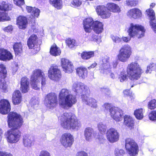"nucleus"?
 <instances>
[{
  "label": "nucleus",
  "instance_id": "nucleus-29",
  "mask_svg": "<svg viewBox=\"0 0 156 156\" xmlns=\"http://www.w3.org/2000/svg\"><path fill=\"white\" fill-rule=\"evenodd\" d=\"M13 8L12 5L7 2L2 1L0 2V10L5 12L12 10Z\"/></svg>",
  "mask_w": 156,
  "mask_h": 156
},
{
  "label": "nucleus",
  "instance_id": "nucleus-61",
  "mask_svg": "<svg viewBox=\"0 0 156 156\" xmlns=\"http://www.w3.org/2000/svg\"><path fill=\"white\" fill-rule=\"evenodd\" d=\"M110 76L111 77L112 79H114L115 78V74L113 73H111Z\"/></svg>",
  "mask_w": 156,
  "mask_h": 156
},
{
  "label": "nucleus",
  "instance_id": "nucleus-9",
  "mask_svg": "<svg viewBox=\"0 0 156 156\" xmlns=\"http://www.w3.org/2000/svg\"><path fill=\"white\" fill-rule=\"evenodd\" d=\"M40 78L41 80L42 86H44L46 84V78L44 73L40 69L34 70L30 77V85L32 88L36 90L39 89Z\"/></svg>",
  "mask_w": 156,
  "mask_h": 156
},
{
  "label": "nucleus",
  "instance_id": "nucleus-59",
  "mask_svg": "<svg viewBox=\"0 0 156 156\" xmlns=\"http://www.w3.org/2000/svg\"><path fill=\"white\" fill-rule=\"evenodd\" d=\"M3 133V131L2 130L0 129V142L2 138V135Z\"/></svg>",
  "mask_w": 156,
  "mask_h": 156
},
{
  "label": "nucleus",
  "instance_id": "nucleus-52",
  "mask_svg": "<svg viewBox=\"0 0 156 156\" xmlns=\"http://www.w3.org/2000/svg\"><path fill=\"white\" fill-rule=\"evenodd\" d=\"M39 156H51L50 153L46 151H41Z\"/></svg>",
  "mask_w": 156,
  "mask_h": 156
},
{
  "label": "nucleus",
  "instance_id": "nucleus-14",
  "mask_svg": "<svg viewBox=\"0 0 156 156\" xmlns=\"http://www.w3.org/2000/svg\"><path fill=\"white\" fill-rule=\"evenodd\" d=\"M60 141L61 144L65 148L71 147L74 143V139L70 133H65L62 135Z\"/></svg>",
  "mask_w": 156,
  "mask_h": 156
},
{
  "label": "nucleus",
  "instance_id": "nucleus-33",
  "mask_svg": "<svg viewBox=\"0 0 156 156\" xmlns=\"http://www.w3.org/2000/svg\"><path fill=\"white\" fill-rule=\"evenodd\" d=\"M5 78L0 77V89L4 93L8 91V85L5 80Z\"/></svg>",
  "mask_w": 156,
  "mask_h": 156
},
{
  "label": "nucleus",
  "instance_id": "nucleus-21",
  "mask_svg": "<svg viewBox=\"0 0 156 156\" xmlns=\"http://www.w3.org/2000/svg\"><path fill=\"white\" fill-rule=\"evenodd\" d=\"M16 23L19 29L24 30L28 24L27 18L23 16H19L16 18Z\"/></svg>",
  "mask_w": 156,
  "mask_h": 156
},
{
  "label": "nucleus",
  "instance_id": "nucleus-4",
  "mask_svg": "<svg viewBox=\"0 0 156 156\" xmlns=\"http://www.w3.org/2000/svg\"><path fill=\"white\" fill-rule=\"evenodd\" d=\"M61 125L66 129L77 130L81 126L80 122L74 114L65 112L60 117Z\"/></svg>",
  "mask_w": 156,
  "mask_h": 156
},
{
  "label": "nucleus",
  "instance_id": "nucleus-25",
  "mask_svg": "<svg viewBox=\"0 0 156 156\" xmlns=\"http://www.w3.org/2000/svg\"><path fill=\"white\" fill-rule=\"evenodd\" d=\"M12 48L16 56H21L23 54V45L21 42L14 43L13 44Z\"/></svg>",
  "mask_w": 156,
  "mask_h": 156
},
{
  "label": "nucleus",
  "instance_id": "nucleus-46",
  "mask_svg": "<svg viewBox=\"0 0 156 156\" xmlns=\"http://www.w3.org/2000/svg\"><path fill=\"white\" fill-rule=\"evenodd\" d=\"M82 2L80 0H73L71 4L74 7H77L80 6L82 4Z\"/></svg>",
  "mask_w": 156,
  "mask_h": 156
},
{
  "label": "nucleus",
  "instance_id": "nucleus-13",
  "mask_svg": "<svg viewBox=\"0 0 156 156\" xmlns=\"http://www.w3.org/2000/svg\"><path fill=\"white\" fill-rule=\"evenodd\" d=\"M38 40L37 36L35 34L31 35L27 39V45L29 49H32L31 51L33 54L37 53L40 50L38 44Z\"/></svg>",
  "mask_w": 156,
  "mask_h": 156
},
{
  "label": "nucleus",
  "instance_id": "nucleus-2",
  "mask_svg": "<svg viewBox=\"0 0 156 156\" xmlns=\"http://www.w3.org/2000/svg\"><path fill=\"white\" fill-rule=\"evenodd\" d=\"M127 74L125 71L120 72L119 79L121 82H122L127 79V76L132 81H135L139 79L143 71L138 63L132 62L129 64L126 69Z\"/></svg>",
  "mask_w": 156,
  "mask_h": 156
},
{
  "label": "nucleus",
  "instance_id": "nucleus-60",
  "mask_svg": "<svg viewBox=\"0 0 156 156\" xmlns=\"http://www.w3.org/2000/svg\"><path fill=\"white\" fill-rule=\"evenodd\" d=\"M155 4L154 3H151L150 5V7L151 8H152L155 6Z\"/></svg>",
  "mask_w": 156,
  "mask_h": 156
},
{
  "label": "nucleus",
  "instance_id": "nucleus-23",
  "mask_svg": "<svg viewBox=\"0 0 156 156\" xmlns=\"http://www.w3.org/2000/svg\"><path fill=\"white\" fill-rule=\"evenodd\" d=\"M22 101V94L19 90H15L12 95V101L14 105L20 104Z\"/></svg>",
  "mask_w": 156,
  "mask_h": 156
},
{
  "label": "nucleus",
  "instance_id": "nucleus-15",
  "mask_svg": "<svg viewBox=\"0 0 156 156\" xmlns=\"http://www.w3.org/2000/svg\"><path fill=\"white\" fill-rule=\"evenodd\" d=\"M48 76L51 79L56 81L61 79V72L57 66L53 65L50 67L48 71Z\"/></svg>",
  "mask_w": 156,
  "mask_h": 156
},
{
  "label": "nucleus",
  "instance_id": "nucleus-19",
  "mask_svg": "<svg viewBox=\"0 0 156 156\" xmlns=\"http://www.w3.org/2000/svg\"><path fill=\"white\" fill-rule=\"evenodd\" d=\"M61 65L63 70L66 73H70L73 71V66L69 60L62 58L61 59Z\"/></svg>",
  "mask_w": 156,
  "mask_h": 156
},
{
  "label": "nucleus",
  "instance_id": "nucleus-45",
  "mask_svg": "<svg viewBox=\"0 0 156 156\" xmlns=\"http://www.w3.org/2000/svg\"><path fill=\"white\" fill-rule=\"evenodd\" d=\"M126 5L129 6H135L137 4L136 1L135 0H126Z\"/></svg>",
  "mask_w": 156,
  "mask_h": 156
},
{
  "label": "nucleus",
  "instance_id": "nucleus-54",
  "mask_svg": "<svg viewBox=\"0 0 156 156\" xmlns=\"http://www.w3.org/2000/svg\"><path fill=\"white\" fill-rule=\"evenodd\" d=\"M154 66V64H151L148 66L147 67V69L146 71V73H148L150 71H152L153 70V67Z\"/></svg>",
  "mask_w": 156,
  "mask_h": 156
},
{
  "label": "nucleus",
  "instance_id": "nucleus-39",
  "mask_svg": "<svg viewBox=\"0 0 156 156\" xmlns=\"http://www.w3.org/2000/svg\"><path fill=\"white\" fill-rule=\"evenodd\" d=\"M11 18L8 13L0 11V22L9 21Z\"/></svg>",
  "mask_w": 156,
  "mask_h": 156
},
{
  "label": "nucleus",
  "instance_id": "nucleus-34",
  "mask_svg": "<svg viewBox=\"0 0 156 156\" xmlns=\"http://www.w3.org/2000/svg\"><path fill=\"white\" fill-rule=\"evenodd\" d=\"M65 43L66 45L69 48H71L77 45L76 41L75 39L70 38H67L65 40Z\"/></svg>",
  "mask_w": 156,
  "mask_h": 156
},
{
  "label": "nucleus",
  "instance_id": "nucleus-27",
  "mask_svg": "<svg viewBox=\"0 0 156 156\" xmlns=\"http://www.w3.org/2000/svg\"><path fill=\"white\" fill-rule=\"evenodd\" d=\"M76 72L80 78L84 79L87 77V68L83 66H80L76 69Z\"/></svg>",
  "mask_w": 156,
  "mask_h": 156
},
{
  "label": "nucleus",
  "instance_id": "nucleus-38",
  "mask_svg": "<svg viewBox=\"0 0 156 156\" xmlns=\"http://www.w3.org/2000/svg\"><path fill=\"white\" fill-rule=\"evenodd\" d=\"M7 71L6 68L3 64H0V77L6 78Z\"/></svg>",
  "mask_w": 156,
  "mask_h": 156
},
{
  "label": "nucleus",
  "instance_id": "nucleus-12",
  "mask_svg": "<svg viewBox=\"0 0 156 156\" xmlns=\"http://www.w3.org/2000/svg\"><path fill=\"white\" fill-rule=\"evenodd\" d=\"M132 53L130 46L128 44L125 45L119 50V54L117 56L118 60L122 62H126L130 58Z\"/></svg>",
  "mask_w": 156,
  "mask_h": 156
},
{
  "label": "nucleus",
  "instance_id": "nucleus-10",
  "mask_svg": "<svg viewBox=\"0 0 156 156\" xmlns=\"http://www.w3.org/2000/svg\"><path fill=\"white\" fill-rule=\"evenodd\" d=\"M125 146L126 152L129 156H137L138 154L139 147L133 138L130 137L126 138Z\"/></svg>",
  "mask_w": 156,
  "mask_h": 156
},
{
  "label": "nucleus",
  "instance_id": "nucleus-35",
  "mask_svg": "<svg viewBox=\"0 0 156 156\" xmlns=\"http://www.w3.org/2000/svg\"><path fill=\"white\" fill-rule=\"evenodd\" d=\"M50 3L58 9H60L62 6V0H49Z\"/></svg>",
  "mask_w": 156,
  "mask_h": 156
},
{
  "label": "nucleus",
  "instance_id": "nucleus-6",
  "mask_svg": "<svg viewBox=\"0 0 156 156\" xmlns=\"http://www.w3.org/2000/svg\"><path fill=\"white\" fill-rule=\"evenodd\" d=\"M58 103L60 106L64 109L71 107L77 102L75 95L70 94L66 89H62L58 95Z\"/></svg>",
  "mask_w": 156,
  "mask_h": 156
},
{
  "label": "nucleus",
  "instance_id": "nucleus-24",
  "mask_svg": "<svg viewBox=\"0 0 156 156\" xmlns=\"http://www.w3.org/2000/svg\"><path fill=\"white\" fill-rule=\"evenodd\" d=\"M124 124L130 130L133 129L134 126V122L133 118L128 115H125L124 116Z\"/></svg>",
  "mask_w": 156,
  "mask_h": 156
},
{
  "label": "nucleus",
  "instance_id": "nucleus-7",
  "mask_svg": "<svg viewBox=\"0 0 156 156\" xmlns=\"http://www.w3.org/2000/svg\"><path fill=\"white\" fill-rule=\"evenodd\" d=\"M145 30L141 25H134L131 23L128 30L127 32L129 37L122 36L121 38L125 42L127 43L131 40V38H140L144 36Z\"/></svg>",
  "mask_w": 156,
  "mask_h": 156
},
{
  "label": "nucleus",
  "instance_id": "nucleus-1",
  "mask_svg": "<svg viewBox=\"0 0 156 156\" xmlns=\"http://www.w3.org/2000/svg\"><path fill=\"white\" fill-rule=\"evenodd\" d=\"M11 110V105L8 100L3 99L0 100V113L3 115L8 114V125L11 128L4 133L5 137L8 142L15 144L21 137V132L18 129L22 126L23 120L20 114L14 111L10 112Z\"/></svg>",
  "mask_w": 156,
  "mask_h": 156
},
{
  "label": "nucleus",
  "instance_id": "nucleus-31",
  "mask_svg": "<svg viewBox=\"0 0 156 156\" xmlns=\"http://www.w3.org/2000/svg\"><path fill=\"white\" fill-rule=\"evenodd\" d=\"M34 141V138L31 136L26 135L23 137V143L26 147H30Z\"/></svg>",
  "mask_w": 156,
  "mask_h": 156
},
{
  "label": "nucleus",
  "instance_id": "nucleus-26",
  "mask_svg": "<svg viewBox=\"0 0 156 156\" xmlns=\"http://www.w3.org/2000/svg\"><path fill=\"white\" fill-rule=\"evenodd\" d=\"M26 9L28 13L31 14L34 18H38L40 13V10L37 8L31 6H26Z\"/></svg>",
  "mask_w": 156,
  "mask_h": 156
},
{
  "label": "nucleus",
  "instance_id": "nucleus-58",
  "mask_svg": "<svg viewBox=\"0 0 156 156\" xmlns=\"http://www.w3.org/2000/svg\"><path fill=\"white\" fill-rule=\"evenodd\" d=\"M118 63L117 62H113L112 63V66L114 68H116L117 67Z\"/></svg>",
  "mask_w": 156,
  "mask_h": 156
},
{
  "label": "nucleus",
  "instance_id": "nucleus-49",
  "mask_svg": "<svg viewBox=\"0 0 156 156\" xmlns=\"http://www.w3.org/2000/svg\"><path fill=\"white\" fill-rule=\"evenodd\" d=\"M103 107L106 110H109V113H110L111 109L113 108H115V107L112 106L110 103H106L103 105Z\"/></svg>",
  "mask_w": 156,
  "mask_h": 156
},
{
  "label": "nucleus",
  "instance_id": "nucleus-55",
  "mask_svg": "<svg viewBox=\"0 0 156 156\" xmlns=\"http://www.w3.org/2000/svg\"><path fill=\"white\" fill-rule=\"evenodd\" d=\"M13 28L12 26H9L5 28V30L7 32H10L12 30Z\"/></svg>",
  "mask_w": 156,
  "mask_h": 156
},
{
  "label": "nucleus",
  "instance_id": "nucleus-48",
  "mask_svg": "<svg viewBox=\"0 0 156 156\" xmlns=\"http://www.w3.org/2000/svg\"><path fill=\"white\" fill-rule=\"evenodd\" d=\"M101 92L104 94L105 96H109L110 95V90L107 88H101L100 89Z\"/></svg>",
  "mask_w": 156,
  "mask_h": 156
},
{
  "label": "nucleus",
  "instance_id": "nucleus-22",
  "mask_svg": "<svg viewBox=\"0 0 156 156\" xmlns=\"http://www.w3.org/2000/svg\"><path fill=\"white\" fill-rule=\"evenodd\" d=\"M29 90V82L28 79L26 76L22 77L20 80V90L23 93H26Z\"/></svg>",
  "mask_w": 156,
  "mask_h": 156
},
{
  "label": "nucleus",
  "instance_id": "nucleus-36",
  "mask_svg": "<svg viewBox=\"0 0 156 156\" xmlns=\"http://www.w3.org/2000/svg\"><path fill=\"white\" fill-rule=\"evenodd\" d=\"M144 112L142 108L136 109L134 111V114L136 118L138 119H141L143 118Z\"/></svg>",
  "mask_w": 156,
  "mask_h": 156
},
{
  "label": "nucleus",
  "instance_id": "nucleus-3",
  "mask_svg": "<svg viewBox=\"0 0 156 156\" xmlns=\"http://www.w3.org/2000/svg\"><path fill=\"white\" fill-rule=\"evenodd\" d=\"M73 89L76 93H81V98L85 104L93 108L97 106V101L93 98H90V91L89 88L81 83H75L73 86Z\"/></svg>",
  "mask_w": 156,
  "mask_h": 156
},
{
  "label": "nucleus",
  "instance_id": "nucleus-20",
  "mask_svg": "<svg viewBox=\"0 0 156 156\" xmlns=\"http://www.w3.org/2000/svg\"><path fill=\"white\" fill-rule=\"evenodd\" d=\"M126 15L130 19H136L141 17L142 12L139 9L134 8L129 10Z\"/></svg>",
  "mask_w": 156,
  "mask_h": 156
},
{
  "label": "nucleus",
  "instance_id": "nucleus-51",
  "mask_svg": "<svg viewBox=\"0 0 156 156\" xmlns=\"http://www.w3.org/2000/svg\"><path fill=\"white\" fill-rule=\"evenodd\" d=\"M13 2L16 5L19 6L23 5L25 3L24 0H13Z\"/></svg>",
  "mask_w": 156,
  "mask_h": 156
},
{
  "label": "nucleus",
  "instance_id": "nucleus-56",
  "mask_svg": "<svg viewBox=\"0 0 156 156\" xmlns=\"http://www.w3.org/2000/svg\"><path fill=\"white\" fill-rule=\"evenodd\" d=\"M92 38L91 39V41H94L96 40V35L93 34L92 36Z\"/></svg>",
  "mask_w": 156,
  "mask_h": 156
},
{
  "label": "nucleus",
  "instance_id": "nucleus-62",
  "mask_svg": "<svg viewBox=\"0 0 156 156\" xmlns=\"http://www.w3.org/2000/svg\"><path fill=\"white\" fill-rule=\"evenodd\" d=\"M122 151V150H120L119 151V152L120 153L121 151Z\"/></svg>",
  "mask_w": 156,
  "mask_h": 156
},
{
  "label": "nucleus",
  "instance_id": "nucleus-41",
  "mask_svg": "<svg viewBox=\"0 0 156 156\" xmlns=\"http://www.w3.org/2000/svg\"><path fill=\"white\" fill-rule=\"evenodd\" d=\"M148 108L151 110L154 109L156 108V100L153 99L151 100L148 103Z\"/></svg>",
  "mask_w": 156,
  "mask_h": 156
},
{
  "label": "nucleus",
  "instance_id": "nucleus-5",
  "mask_svg": "<svg viewBox=\"0 0 156 156\" xmlns=\"http://www.w3.org/2000/svg\"><path fill=\"white\" fill-rule=\"evenodd\" d=\"M95 10L97 15L103 19L109 18L111 14V12L119 13L121 12L120 8L118 5L113 2H108L106 6L98 5Z\"/></svg>",
  "mask_w": 156,
  "mask_h": 156
},
{
  "label": "nucleus",
  "instance_id": "nucleus-18",
  "mask_svg": "<svg viewBox=\"0 0 156 156\" xmlns=\"http://www.w3.org/2000/svg\"><path fill=\"white\" fill-rule=\"evenodd\" d=\"M12 54L8 49L3 48H0V60L6 61L13 59Z\"/></svg>",
  "mask_w": 156,
  "mask_h": 156
},
{
  "label": "nucleus",
  "instance_id": "nucleus-30",
  "mask_svg": "<svg viewBox=\"0 0 156 156\" xmlns=\"http://www.w3.org/2000/svg\"><path fill=\"white\" fill-rule=\"evenodd\" d=\"M49 52L52 55L56 56L60 54L61 51L55 44H54L50 48Z\"/></svg>",
  "mask_w": 156,
  "mask_h": 156
},
{
  "label": "nucleus",
  "instance_id": "nucleus-32",
  "mask_svg": "<svg viewBox=\"0 0 156 156\" xmlns=\"http://www.w3.org/2000/svg\"><path fill=\"white\" fill-rule=\"evenodd\" d=\"M94 56V51H84L81 54L82 58L84 60H88Z\"/></svg>",
  "mask_w": 156,
  "mask_h": 156
},
{
  "label": "nucleus",
  "instance_id": "nucleus-28",
  "mask_svg": "<svg viewBox=\"0 0 156 156\" xmlns=\"http://www.w3.org/2000/svg\"><path fill=\"white\" fill-rule=\"evenodd\" d=\"M94 133L93 129L90 127L85 128L84 131V136L87 141H90L94 136Z\"/></svg>",
  "mask_w": 156,
  "mask_h": 156
},
{
  "label": "nucleus",
  "instance_id": "nucleus-37",
  "mask_svg": "<svg viewBox=\"0 0 156 156\" xmlns=\"http://www.w3.org/2000/svg\"><path fill=\"white\" fill-rule=\"evenodd\" d=\"M123 93L125 97L129 98L127 99L128 101H132L134 99V94L130 91V89H125L123 90Z\"/></svg>",
  "mask_w": 156,
  "mask_h": 156
},
{
  "label": "nucleus",
  "instance_id": "nucleus-53",
  "mask_svg": "<svg viewBox=\"0 0 156 156\" xmlns=\"http://www.w3.org/2000/svg\"><path fill=\"white\" fill-rule=\"evenodd\" d=\"M76 156H88L87 153L84 151H80L77 152Z\"/></svg>",
  "mask_w": 156,
  "mask_h": 156
},
{
  "label": "nucleus",
  "instance_id": "nucleus-16",
  "mask_svg": "<svg viewBox=\"0 0 156 156\" xmlns=\"http://www.w3.org/2000/svg\"><path fill=\"white\" fill-rule=\"evenodd\" d=\"M119 133L115 128H111L106 132V137L107 140L111 143L118 141L119 140Z\"/></svg>",
  "mask_w": 156,
  "mask_h": 156
},
{
  "label": "nucleus",
  "instance_id": "nucleus-42",
  "mask_svg": "<svg viewBox=\"0 0 156 156\" xmlns=\"http://www.w3.org/2000/svg\"><path fill=\"white\" fill-rule=\"evenodd\" d=\"M146 12L147 16L149 18L150 20L151 19L155 18V13L152 9L151 8L147 9L146 10Z\"/></svg>",
  "mask_w": 156,
  "mask_h": 156
},
{
  "label": "nucleus",
  "instance_id": "nucleus-63",
  "mask_svg": "<svg viewBox=\"0 0 156 156\" xmlns=\"http://www.w3.org/2000/svg\"><path fill=\"white\" fill-rule=\"evenodd\" d=\"M117 154V152H116V153L115 154V155H116V156H118V154Z\"/></svg>",
  "mask_w": 156,
  "mask_h": 156
},
{
  "label": "nucleus",
  "instance_id": "nucleus-57",
  "mask_svg": "<svg viewBox=\"0 0 156 156\" xmlns=\"http://www.w3.org/2000/svg\"><path fill=\"white\" fill-rule=\"evenodd\" d=\"M97 65V63L96 62H94V63H92L90 66V68H94Z\"/></svg>",
  "mask_w": 156,
  "mask_h": 156
},
{
  "label": "nucleus",
  "instance_id": "nucleus-50",
  "mask_svg": "<svg viewBox=\"0 0 156 156\" xmlns=\"http://www.w3.org/2000/svg\"><path fill=\"white\" fill-rule=\"evenodd\" d=\"M111 38L114 42L118 43L122 41V39L119 37L114 35L111 36Z\"/></svg>",
  "mask_w": 156,
  "mask_h": 156
},
{
  "label": "nucleus",
  "instance_id": "nucleus-44",
  "mask_svg": "<svg viewBox=\"0 0 156 156\" xmlns=\"http://www.w3.org/2000/svg\"><path fill=\"white\" fill-rule=\"evenodd\" d=\"M149 23L151 28L156 33V19L155 18L151 19L150 20Z\"/></svg>",
  "mask_w": 156,
  "mask_h": 156
},
{
  "label": "nucleus",
  "instance_id": "nucleus-47",
  "mask_svg": "<svg viewBox=\"0 0 156 156\" xmlns=\"http://www.w3.org/2000/svg\"><path fill=\"white\" fill-rule=\"evenodd\" d=\"M98 129L101 133H105L106 131L105 126L102 123H99L98 125Z\"/></svg>",
  "mask_w": 156,
  "mask_h": 156
},
{
  "label": "nucleus",
  "instance_id": "nucleus-43",
  "mask_svg": "<svg viewBox=\"0 0 156 156\" xmlns=\"http://www.w3.org/2000/svg\"><path fill=\"white\" fill-rule=\"evenodd\" d=\"M149 119L151 121L156 120V110L151 111L148 114Z\"/></svg>",
  "mask_w": 156,
  "mask_h": 156
},
{
  "label": "nucleus",
  "instance_id": "nucleus-8",
  "mask_svg": "<svg viewBox=\"0 0 156 156\" xmlns=\"http://www.w3.org/2000/svg\"><path fill=\"white\" fill-rule=\"evenodd\" d=\"M83 24L84 29L87 33H90L93 29L96 33L99 34L101 33L104 30L102 23L98 21H94L90 17L84 19Z\"/></svg>",
  "mask_w": 156,
  "mask_h": 156
},
{
  "label": "nucleus",
  "instance_id": "nucleus-17",
  "mask_svg": "<svg viewBox=\"0 0 156 156\" xmlns=\"http://www.w3.org/2000/svg\"><path fill=\"white\" fill-rule=\"evenodd\" d=\"M110 115L111 117L116 122L120 121L122 119L123 111L117 108H113L111 109Z\"/></svg>",
  "mask_w": 156,
  "mask_h": 156
},
{
  "label": "nucleus",
  "instance_id": "nucleus-40",
  "mask_svg": "<svg viewBox=\"0 0 156 156\" xmlns=\"http://www.w3.org/2000/svg\"><path fill=\"white\" fill-rule=\"evenodd\" d=\"M102 61V66L104 69L106 70L111 68L109 58H104L103 59Z\"/></svg>",
  "mask_w": 156,
  "mask_h": 156
},
{
  "label": "nucleus",
  "instance_id": "nucleus-11",
  "mask_svg": "<svg viewBox=\"0 0 156 156\" xmlns=\"http://www.w3.org/2000/svg\"><path fill=\"white\" fill-rule=\"evenodd\" d=\"M44 103L47 108L53 109L58 105V101L57 95L54 93L48 94L45 97Z\"/></svg>",
  "mask_w": 156,
  "mask_h": 156
}]
</instances>
